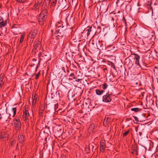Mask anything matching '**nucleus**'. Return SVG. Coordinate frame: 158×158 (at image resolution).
Returning <instances> with one entry per match:
<instances>
[{
	"label": "nucleus",
	"mask_w": 158,
	"mask_h": 158,
	"mask_svg": "<svg viewBox=\"0 0 158 158\" xmlns=\"http://www.w3.org/2000/svg\"><path fill=\"white\" fill-rule=\"evenodd\" d=\"M7 108L2 107L0 108V114L1 115H3L4 116V120L6 121H9L10 120V116L11 114L10 113L7 112Z\"/></svg>",
	"instance_id": "nucleus-1"
},
{
	"label": "nucleus",
	"mask_w": 158,
	"mask_h": 158,
	"mask_svg": "<svg viewBox=\"0 0 158 158\" xmlns=\"http://www.w3.org/2000/svg\"><path fill=\"white\" fill-rule=\"evenodd\" d=\"M63 27L60 29H57L56 30V32H55L54 34L57 35V36L60 37H63L65 36V30L63 29Z\"/></svg>",
	"instance_id": "nucleus-2"
},
{
	"label": "nucleus",
	"mask_w": 158,
	"mask_h": 158,
	"mask_svg": "<svg viewBox=\"0 0 158 158\" xmlns=\"http://www.w3.org/2000/svg\"><path fill=\"white\" fill-rule=\"evenodd\" d=\"M47 18V16L43 15L42 14H40L39 16V22L40 25H43Z\"/></svg>",
	"instance_id": "nucleus-3"
},
{
	"label": "nucleus",
	"mask_w": 158,
	"mask_h": 158,
	"mask_svg": "<svg viewBox=\"0 0 158 158\" xmlns=\"http://www.w3.org/2000/svg\"><path fill=\"white\" fill-rule=\"evenodd\" d=\"M111 95L109 93H107L105 95L103 96L102 101L105 102H110L111 100Z\"/></svg>",
	"instance_id": "nucleus-4"
},
{
	"label": "nucleus",
	"mask_w": 158,
	"mask_h": 158,
	"mask_svg": "<svg viewBox=\"0 0 158 158\" xmlns=\"http://www.w3.org/2000/svg\"><path fill=\"white\" fill-rule=\"evenodd\" d=\"M14 125L15 129L19 130L21 128V123L19 119H15L14 120Z\"/></svg>",
	"instance_id": "nucleus-5"
},
{
	"label": "nucleus",
	"mask_w": 158,
	"mask_h": 158,
	"mask_svg": "<svg viewBox=\"0 0 158 158\" xmlns=\"http://www.w3.org/2000/svg\"><path fill=\"white\" fill-rule=\"evenodd\" d=\"M38 32V30L36 29H35L32 30L30 32L29 34V36L31 39H34L36 35Z\"/></svg>",
	"instance_id": "nucleus-6"
},
{
	"label": "nucleus",
	"mask_w": 158,
	"mask_h": 158,
	"mask_svg": "<svg viewBox=\"0 0 158 158\" xmlns=\"http://www.w3.org/2000/svg\"><path fill=\"white\" fill-rule=\"evenodd\" d=\"M23 117L24 120L26 121L28 119V117L29 116V113L27 110V109L25 108L23 110Z\"/></svg>",
	"instance_id": "nucleus-7"
},
{
	"label": "nucleus",
	"mask_w": 158,
	"mask_h": 158,
	"mask_svg": "<svg viewBox=\"0 0 158 158\" xmlns=\"http://www.w3.org/2000/svg\"><path fill=\"white\" fill-rule=\"evenodd\" d=\"M135 57L134 58V59L135 61V64H138L139 66H140V65H139V56L137 54H135Z\"/></svg>",
	"instance_id": "nucleus-8"
},
{
	"label": "nucleus",
	"mask_w": 158,
	"mask_h": 158,
	"mask_svg": "<svg viewBox=\"0 0 158 158\" xmlns=\"http://www.w3.org/2000/svg\"><path fill=\"white\" fill-rule=\"evenodd\" d=\"M110 118L109 117H105L103 121V125L106 126L110 123Z\"/></svg>",
	"instance_id": "nucleus-9"
},
{
	"label": "nucleus",
	"mask_w": 158,
	"mask_h": 158,
	"mask_svg": "<svg viewBox=\"0 0 158 158\" xmlns=\"http://www.w3.org/2000/svg\"><path fill=\"white\" fill-rule=\"evenodd\" d=\"M18 142L19 144H22L24 142V137L22 135L19 136Z\"/></svg>",
	"instance_id": "nucleus-10"
},
{
	"label": "nucleus",
	"mask_w": 158,
	"mask_h": 158,
	"mask_svg": "<svg viewBox=\"0 0 158 158\" xmlns=\"http://www.w3.org/2000/svg\"><path fill=\"white\" fill-rule=\"evenodd\" d=\"M40 42L39 41H36L34 43V48L36 50H37L40 47Z\"/></svg>",
	"instance_id": "nucleus-11"
},
{
	"label": "nucleus",
	"mask_w": 158,
	"mask_h": 158,
	"mask_svg": "<svg viewBox=\"0 0 158 158\" xmlns=\"http://www.w3.org/2000/svg\"><path fill=\"white\" fill-rule=\"evenodd\" d=\"M8 135L4 132H2L0 134V138L1 139H5L8 137Z\"/></svg>",
	"instance_id": "nucleus-12"
},
{
	"label": "nucleus",
	"mask_w": 158,
	"mask_h": 158,
	"mask_svg": "<svg viewBox=\"0 0 158 158\" xmlns=\"http://www.w3.org/2000/svg\"><path fill=\"white\" fill-rule=\"evenodd\" d=\"M3 78L2 77H0V90H1L4 86L3 82Z\"/></svg>",
	"instance_id": "nucleus-13"
},
{
	"label": "nucleus",
	"mask_w": 158,
	"mask_h": 158,
	"mask_svg": "<svg viewBox=\"0 0 158 158\" xmlns=\"http://www.w3.org/2000/svg\"><path fill=\"white\" fill-rule=\"evenodd\" d=\"M95 92L97 95H100L102 94L104 92V90H100L99 89H97L96 90Z\"/></svg>",
	"instance_id": "nucleus-14"
},
{
	"label": "nucleus",
	"mask_w": 158,
	"mask_h": 158,
	"mask_svg": "<svg viewBox=\"0 0 158 158\" xmlns=\"http://www.w3.org/2000/svg\"><path fill=\"white\" fill-rule=\"evenodd\" d=\"M7 21L6 20L5 21H2L0 22V28H2L5 26L6 24Z\"/></svg>",
	"instance_id": "nucleus-15"
},
{
	"label": "nucleus",
	"mask_w": 158,
	"mask_h": 158,
	"mask_svg": "<svg viewBox=\"0 0 158 158\" xmlns=\"http://www.w3.org/2000/svg\"><path fill=\"white\" fill-rule=\"evenodd\" d=\"M141 109H139L138 108H132L131 109V110L132 111H134L135 112H139V111H141Z\"/></svg>",
	"instance_id": "nucleus-16"
},
{
	"label": "nucleus",
	"mask_w": 158,
	"mask_h": 158,
	"mask_svg": "<svg viewBox=\"0 0 158 158\" xmlns=\"http://www.w3.org/2000/svg\"><path fill=\"white\" fill-rule=\"evenodd\" d=\"M48 11L46 9H44L40 14H42L43 15H45L47 16Z\"/></svg>",
	"instance_id": "nucleus-17"
},
{
	"label": "nucleus",
	"mask_w": 158,
	"mask_h": 158,
	"mask_svg": "<svg viewBox=\"0 0 158 158\" xmlns=\"http://www.w3.org/2000/svg\"><path fill=\"white\" fill-rule=\"evenodd\" d=\"M100 150H102L104 151V149L105 148V145L104 143H100Z\"/></svg>",
	"instance_id": "nucleus-18"
},
{
	"label": "nucleus",
	"mask_w": 158,
	"mask_h": 158,
	"mask_svg": "<svg viewBox=\"0 0 158 158\" xmlns=\"http://www.w3.org/2000/svg\"><path fill=\"white\" fill-rule=\"evenodd\" d=\"M86 31H87V35L88 36L90 34V32H92V27L89 28L88 29L86 30Z\"/></svg>",
	"instance_id": "nucleus-19"
},
{
	"label": "nucleus",
	"mask_w": 158,
	"mask_h": 158,
	"mask_svg": "<svg viewBox=\"0 0 158 158\" xmlns=\"http://www.w3.org/2000/svg\"><path fill=\"white\" fill-rule=\"evenodd\" d=\"M12 111L13 112V114L12 116L13 117H14L16 114V107L13 108H12Z\"/></svg>",
	"instance_id": "nucleus-20"
},
{
	"label": "nucleus",
	"mask_w": 158,
	"mask_h": 158,
	"mask_svg": "<svg viewBox=\"0 0 158 158\" xmlns=\"http://www.w3.org/2000/svg\"><path fill=\"white\" fill-rule=\"evenodd\" d=\"M24 38V35H21V38L19 42L20 44L22 43L23 41Z\"/></svg>",
	"instance_id": "nucleus-21"
},
{
	"label": "nucleus",
	"mask_w": 158,
	"mask_h": 158,
	"mask_svg": "<svg viewBox=\"0 0 158 158\" xmlns=\"http://www.w3.org/2000/svg\"><path fill=\"white\" fill-rule=\"evenodd\" d=\"M101 27L100 26H98L97 29V30L96 31L95 33H99L101 31Z\"/></svg>",
	"instance_id": "nucleus-22"
},
{
	"label": "nucleus",
	"mask_w": 158,
	"mask_h": 158,
	"mask_svg": "<svg viewBox=\"0 0 158 158\" xmlns=\"http://www.w3.org/2000/svg\"><path fill=\"white\" fill-rule=\"evenodd\" d=\"M133 65L132 61L131 60H129L128 66L129 68H131Z\"/></svg>",
	"instance_id": "nucleus-23"
},
{
	"label": "nucleus",
	"mask_w": 158,
	"mask_h": 158,
	"mask_svg": "<svg viewBox=\"0 0 158 158\" xmlns=\"http://www.w3.org/2000/svg\"><path fill=\"white\" fill-rule=\"evenodd\" d=\"M107 84L106 83H104L102 85V88L103 89H105L107 88Z\"/></svg>",
	"instance_id": "nucleus-24"
},
{
	"label": "nucleus",
	"mask_w": 158,
	"mask_h": 158,
	"mask_svg": "<svg viewBox=\"0 0 158 158\" xmlns=\"http://www.w3.org/2000/svg\"><path fill=\"white\" fill-rule=\"evenodd\" d=\"M49 3H51L52 4H53V5H55L56 2V0H49Z\"/></svg>",
	"instance_id": "nucleus-25"
},
{
	"label": "nucleus",
	"mask_w": 158,
	"mask_h": 158,
	"mask_svg": "<svg viewBox=\"0 0 158 158\" xmlns=\"http://www.w3.org/2000/svg\"><path fill=\"white\" fill-rule=\"evenodd\" d=\"M131 152L132 154H134L135 152H136V149L135 148V147L131 148Z\"/></svg>",
	"instance_id": "nucleus-26"
},
{
	"label": "nucleus",
	"mask_w": 158,
	"mask_h": 158,
	"mask_svg": "<svg viewBox=\"0 0 158 158\" xmlns=\"http://www.w3.org/2000/svg\"><path fill=\"white\" fill-rule=\"evenodd\" d=\"M129 133L130 131L128 130L127 131L124 132L123 134V136H126Z\"/></svg>",
	"instance_id": "nucleus-27"
},
{
	"label": "nucleus",
	"mask_w": 158,
	"mask_h": 158,
	"mask_svg": "<svg viewBox=\"0 0 158 158\" xmlns=\"http://www.w3.org/2000/svg\"><path fill=\"white\" fill-rule=\"evenodd\" d=\"M38 56H39V60H40V58L41 59H42V57H43V56H42V54L40 52L39 53Z\"/></svg>",
	"instance_id": "nucleus-28"
},
{
	"label": "nucleus",
	"mask_w": 158,
	"mask_h": 158,
	"mask_svg": "<svg viewBox=\"0 0 158 158\" xmlns=\"http://www.w3.org/2000/svg\"><path fill=\"white\" fill-rule=\"evenodd\" d=\"M40 71L37 74H36L35 79H37L39 78V76L40 75Z\"/></svg>",
	"instance_id": "nucleus-29"
},
{
	"label": "nucleus",
	"mask_w": 158,
	"mask_h": 158,
	"mask_svg": "<svg viewBox=\"0 0 158 158\" xmlns=\"http://www.w3.org/2000/svg\"><path fill=\"white\" fill-rule=\"evenodd\" d=\"M133 117L134 118V119L135 120V121H136V122H134L135 123H137L139 122V120L138 118L135 116H133Z\"/></svg>",
	"instance_id": "nucleus-30"
},
{
	"label": "nucleus",
	"mask_w": 158,
	"mask_h": 158,
	"mask_svg": "<svg viewBox=\"0 0 158 158\" xmlns=\"http://www.w3.org/2000/svg\"><path fill=\"white\" fill-rule=\"evenodd\" d=\"M34 7L36 9H38V8H38V7H39V4H35L34 5Z\"/></svg>",
	"instance_id": "nucleus-31"
},
{
	"label": "nucleus",
	"mask_w": 158,
	"mask_h": 158,
	"mask_svg": "<svg viewBox=\"0 0 158 158\" xmlns=\"http://www.w3.org/2000/svg\"><path fill=\"white\" fill-rule=\"evenodd\" d=\"M58 107V104H55L54 109L55 110H56Z\"/></svg>",
	"instance_id": "nucleus-32"
},
{
	"label": "nucleus",
	"mask_w": 158,
	"mask_h": 158,
	"mask_svg": "<svg viewBox=\"0 0 158 158\" xmlns=\"http://www.w3.org/2000/svg\"><path fill=\"white\" fill-rule=\"evenodd\" d=\"M69 76L73 77L74 79H76L75 77L74 74L73 73H71L70 74Z\"/></svg>",
	"instance_id": "nucleus-33"
},
{
	"label": "nucleus",
	"mask_w": 158,
	"mask_h": 158,
	"mask_svg": "<svg viewBox=\"0 0 158 158\" xmlns=\"http://www.w3.org/2000/svg\"><path fill=\"white\" fill-rule=\"evenodd\" d=\"M36 98H35V97L34 98L33 101V102H32V103H33V104H35L36 103Z\"/></svg>",
	"instance_id": "nucleus-34"
},
{
	"label": "nucleus",
	"mask_w": 158,
	"mask_h": 158,
	"mask_svg": "<svg viewBox=\"0 0 158 158\" xmlns=\"http://www.w3.org/2000/svg\"><path fill=\"white\" fill-rule=\"evenodd\" d=\"M26 0H17V1L19 2L22 3L25 2Z\"/></svg>",
	"instance_id": "nucleus-35"
},
{
	"label": "nucleus",
	"mask_w": 158,
	"mask_h": 158,
	"mask_svg": "<svg viewBox=\"0 0 158 158\" xmlns=\"http://www.w3.org/2000/svg\"><path fill=\"white\" fill-rule=\"evenodd\" d=\"M123 22L125 24H126V20L125 19V17H123V18L122 19Z\"/></svg>",
	"instance_id": "nucleus-36"
},
{
	"label": "nucleus",
	"mask_w": 158,
	"mask_h": 158,
	"mask_svg": "<svg viewBox=\"0 0 158 158\" xmlns=\"http://www.w3.org/2000/svg\"><path fill=\"white\" fill-rule=\"evenodd\" d=\"M42 60V59H41L40 58V60H39V62L37 64L38 65H40V62Z\"/></svg>",
	"instance_id": "nucleus-37"
},
{
	"label": "nucleus",
	"mask_w": 158,
	"mask_h": 158,
	"mask_svg": "<svg viewBox=\"0 0 158 158\" xmlns=\"http://www.w3.org/2000/svg\"><path fill=\"white\" fill-rule=\"evenodd\" d=\"M35 64H34V63H33L32 64H30L29 65L31 66V67H34V66H35Z\"/></svg>",
	"instance_id": "nucleus-38"
},
{
	"label": "nucleus",
	"mask_w": 158,
	"mask_h": 158,
	"mask_svg": "<svg viewBox=\"0 0 158 158\" xmlns=\"http://www.w3.org/2000/svg\"><path fill=\"white\" fill-rule=\"evenodd\" d=\"M0 120H1L2 118H3L4 119V118L3 116H4L3 115H0Z\"/></svg>",
	"instance_id": "nucleus-39"
},
{
	"label": "nucleus",
	"mask_w": 158,
	"mask_h": 158,
	"mask_svg": "<svg viewBox=\"0 0 158 158\" xmlns=\"http://www.w3.org/2000/svg\"><path fill=\"white\" fill-rule=\"evenodd\" d=\"M3 18H2V17H0V22L2 21H3Z\"/></svg>",
	"instance_id": "nucleus-40"
},
{
	"label": "nucleus",
	"mask_w": 158,
	"mask_h": 158,
	"mask_svg": "<svg viewBox=\"0 0 158 158\" xmlns=\"http://www.w3.org/2000/svg\"><path fill=\"white\" fill-rule=\"evenodd\" d=\"M39 67V65H37V66L36 67V69H35V71H36L38 69V68Z\"/></svg>",
	"instance_id": "nucleus-41"
},
{
	"label": "nucleus",
	"mask_w": 158,
	"mask_h": 158,
	"mask_svg": "<svg viewBox=\"0 0 158 158\" xmlns=\"http://www.w3.org/2000/svg\"><path fill=\"white\" fill-rule=\"evenodd\" d=\"M139 136H141V135H142V132H139Z\"/></svg>",
	"instance_id": "nucleus-42"
},
{
	"label": "nucleus",
	"mask_w": 158,
	"mask_h": 158,
	"mask_svg": "<svg viewBox=\"0 0 158 158\" xmlns=\"http://www.w3.org/2000/svg\"><path fill=\"white\" fill-rule=\"evenodd\" d=\"M127 120H130L131 119V118H127Z\"/></svg>",
	"instance_id": "nucleus-43"
},
{
	"label": "nucleus",
	"mask_w": 158,
	"mask_h": 158,
	"mask_svg": "<svg viewBox=\"0 0 158 158\" xmlns=\"http://www.w3.org/2000/svg\"><path fill=\"white\" fill-rule=\"evenodd\" d=\"M32 60L33 61H36V60L35 58L33 59Z\"/></svg>",
	"instance_id": "nucleus-44"
},
{
	"label": "nucleus",
	"mask_w": 158,
	"mask_h": 158,
	"mask_svg": "<svg viewBox=\"0 0 158 158\" xmlns=\"http://www.w3.org/2000/svg\"><path fill=\"white\" fill-rule=\"evenodd\" d=\"M81 80L80 79H78L77 80H76V81H80V80Z\"/></svg>",
	"instance_id": "nucleus-45"
},
{
	"label": "nucleus",
	"mask_w": 158,
	"mask_h": 158,
	"mask_svg": "<svg viewBox=\"0 0 158 158\" xmlns=\"http://www.w3.org/2000/svg\"><path fill=\"white\" fill-rule=\"evenodd\" d=\"M69 80H70V79H69ZM71 80H72V79H71Z\"/></svg>",
	"instance_id": "nucleus-46"
}]
</instances>
